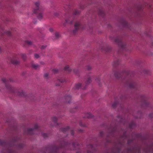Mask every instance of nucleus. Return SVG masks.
<instances>
[{"mask_svg":"<svg viewBox=\"0 0 153 153\" xmlns=\"http://www.w3.org/2000/svg\"><path fill=\"white\" fill-rule=\"evenodd\" d=\"M126 131L122 129L120 133L122 134L120 136V137L115 138V140L114 143V147L110 150L107 151L106 153H123L121 152L120 148L124 146V143L125 140L127 139L128 137L126 135ZM140 147L137 144H135L131 147L128 148L126 150L124 151L125 153H140Z\"/></svg>","mask_w":153,"mask_h":153,"instance_id":"f257e3e1","label":"nucleus"},{"mask_svg":"<svg viewBox=\"0 0 153 153\" xmlns=\"http://www.w3.org/2000/svg\"><path fill=\"white\" fill-rule=\"evenodd\" d=\"M19 136H17L11 141L6 142L4 140H0V145L3 146L1 151L2 153H16L14 148H16L19 149L23 148L25 146L24 143H20L17 146L18 142L20 140Z\"/></svg>","mask_w":153,"mask_h":153,"instance_id":"f03ea898","label":"nucleus"},{"mask_svg":"<svg viewBox=\"0 0 153 153\" xmlns=\"http://www.w3.org/2000/svg\"><path fill=\"white\" fill-rule=\"evenodd\" d=\"M70 145L74 148L73 150H77L79 148V145L77 142H74L72 144H70L67 142L62 141L61 142L60 146H57L55 144L51 145L46 146L45 148V150L46 151L49 152V153H59V149L65 146ZM62 153H65L63 152Z\"/></svg>","mask_w":153,"mask_h":153,"instance_id":"7ed1b4c3","label":"nucleus"},{"mask_svg":"<svg viewBox=\"0 0 153 153\" xmlns=\"http://www.w3.org/2000/svg\"><path fill=\"white\" fill-rule=\"evenodd\" d=\"M114 75L115 77L117 79L120 77H123L124 78L126 77L125 85L131 89H133L135 88L136 85V83L134 81L130 78L131 76L130 71H124L121 73L116 72Z\"/></svg>","mask_w":153,"mask_h":153,"instance_id":"20e7f679","label":"nucleus"},{"mask_svg":"<svg viewBox=\"0 0 153 153\" xmlns=\"http://www.w3.org/2000/svg\"><path fill=\"white\" fill-rule=\"evenodd\" d=\"M117 118V119L116 120H115L114 122H112L110 128L108 130V134L105 138L106 140V142L105 143V146H107V143L110 142V139H111V137H113L115 135V131L116 129V124L118 123H123V125H124L125 124L124 120L120 115H118Z\"/></svg>","mask_w":153,"mask_h":153,"instance_id":"39448f33","label":"nucleus"},{"mask_svg":"<svg viewBox=\"0 0 153 153\" xmlns=\"http://www.w3.org/2000/svg\"><path fill=\"white\" fill-rule=\"evenodd\" d=\"M13 91H10L9 92L13 93L15 95H16L19 97H23L26 98H29L31 100H35L36 98L33 95H27L26 93L23 91L19 90L13 87Z\"/></svg>","mask_w":153,"mask_h":153,"instance_id":"423d86ee","label":"nucleus"},{"mask_svg":"<svg viewBox=\"0 0 153 153\" xmlns=\"http://www.w3.org/2000/svg\"><path fill=\"white\" fill-rule=\"evenodd\" d=\"M142 149L145 152H153V143L146 144L144 147H142Z\"/></svg>","mask_w":153,"mask_h":153,"instance_id":"0eeeda50","label":"nucleus"},{"mask_svg":"<svg viewBox=\"0 0 153 153\" xmlns=\"http://www.w3.org/2000/svg\"><path fill=\"white\" fill-rule=\"evenodd\" d=\"M1 80L5 83V86L8 91H11L13 92V87L11 85L9 84V81L6 80L5 78H2Z\"/></svg>","mask_w":153,"mask_h":153,"instance_id":"6e6552de","label":"nucleus"},{"mask_svg":"<svg viewBox=\"0 0 153 153\" xmlns=\"http://www.w3.org/2000/svg\"><path fill=\"white\" fill-rule=\"evenodd\" d=\"M114 42L121 48L123 49L125 47V44L122 41L120 37H119L115 38Z\"/></svg>","mask_w":153,"mask_h":153,"instance_id":"1a4fd4ad","label":"nucleus"},{"mask_svg":"<svg viewBox=\"0 0 153 153\" xmlns=\"http://www.w3.org/2000/svg\"><path fill=\"white\" fill-rule=\"evenodd\" d=\"M38 128V125L37 124H36L35 125L34 128H29L25 130V134L32 135L34 133L35 130Z\"/></svg>","mask_w":153,"mask_h":153,"instance_id":"9d476101","label":"nucleus"},{"mask_svg":"<svg viewBox=\"0 0 153 153\" xmlns=\"http://www.w3.org/2000/svg\"><path fill=\"white\" fill-rule=\"evenodd\" d=\"M35 4L36 6V8L34 10L33 13L35 14L39 12H41L43 10L42 6L40 5L39 2H36Z\"/></svg>","mask_w":153,"mask_h":153,"instance_id":"9b49d317","label":"nucleus"},{"mask_svg":"<svg viewBox=\"0 0 153 153\" xmlns=\"http://www.w3.org/2000/svg\"><path fill=\"white\" fill-rule=\"evenodd\" d=\"M80 26V23L79 22H76L74 25V29L73 30L72 33L74 34H75L76 33L78 30Z\"/></svg>","mask_w":153,"mask_h":153,"instance_id":"f8f14e48","label":"nucleus"},{"mask_svg":"<svg viewBox=\"0 0 153 153\" xmlns=\"http://www.w3.org/2000/svg\"><path fill=\"white\" fill-rule=\"evenodd\" d=\"M132 115L136 119L141 118L143 115V113L141 111H138L137 112H134L132 114Z\"/></svg>","mask_w":153,"mask_h":153,"instance_id":"ddd939ff","label":"nucleus"},{"mask_svg":"<svg viewBox=\"0 0 153 153\" xmlns=\"http://www.w3.org/2000/svg\"><path fill=\"white\" fill-rule=\"evenodd\" d=\"M142 99H143L142 104V107L143 108L147 107L149 105V103L146 100H145V97L144 95L141 96Z\"/></svg>","mask_w":153,"mask_h":153,"instance_id":"4468645a","label":"nucleus"},{"mask_svg":"<svg viewBox=\"0 0 153 153\" xmlns=\"http://www.w3.org/2000/svg\"><path fill=\"white\" fill-rule=\"evenodd\" d=\"M88 147L90 149V150H88L87 153H95L96 149L94 148L93 145L90 144L88 146Z\"/></svg>","mask_w":153,"mask_h":153,"instance_id":"2eb2a0df","label":"nucleus"},{"mask_svg":"<svg viewBox=\"0 0 153 153\" xmlns=\"http://www.w3.org/2000/svg\"><path fill=\"white\" fill-rule=\"evenodd\" d=\"M121 23L124 27L128 28L130 30H131V26L129 25L125 20H122L121 22Z\"/></svg>","mask_w":153,"mask_h":153,"instance_id":"dca6fc26","label":"nucleus"},{"mask_svg":"<svg viewBox=\"0 0 153 153\" xmlns=\"http://www.w3.org/2000/svg\"><path fill=\"white\" fill-rule=\"evenodd\" d=\"M0 29H1V33L2 34H6L8 36H11V34L10 32L9 31H6L4 30L3 27L0 26Z\"/></svg>","mask_w":153,"mask_h":153,"instance_id":"f3484780","label":"nucleus"},{"mask_svg":"<svg viewBox=\"0 0 153 153\" xmlns=\"http://www.w3.org/2000/svg\"><path fill=\"white\" fill-rule=\"evenodd\" d=\"M63 100V102L70 103L71 100V97L69 95L65 97Z\"/></svg>","mask_w":153,"mask_h":153,"instance_id":"a211bd4d","label":"nucleus"},{"mask_svg":"<svg viewBox=\"0 0 153 153\" xmlns=\"http://www.w3.org/2000/svg\"><path fill=\"white\" fill-rule=\"evenodd\" d=\"M100 48L101 49H102L107 53L110 52L111 51V48L109 46H107L106 48H103L102 46H101Z\"/></svg>","mask_w":153,"mask_h":153,"instance_id":"6ab92c4d","label":"nucleus"},{"mask_svg":"<svg viewBox=\"0 0 153 153\" xmlns=\"http://www.w3.org/2000/svg\"><path fill=\"white\" fill-rule=\"evenodd\" d=\"M98 14L100 16L102 17H103L105 15L103 10L102 8L99 9L98 10Z\"/></svg>","mask_w":153,"mask_h":153,"instance_id":"aec40b11","label":"nucleus"},{"mask_svg":"<svg viewBox=\"0 0 153 153\" xmlns=\"http://www.w3.org/2000/svg\"><path fill=\"white\" fill-rule=\"evenodd\" d=\"M10 62L12 64H13V65H18L20 63V62L19 61L16 60L14 59H10Z\"/></svg>","mask_w":153,"mask_h":153,"instance_id":"412c9836","label":"nucleus"},{"mask_svg":"<svg viewBox=\"0 0 153 153\" xmlns=\"http://www.w3.org/2000/svg\"><path fill=\"white\" fill-rule=\"evenodd\" d=\"M119 104V102H118L116 99H115V101L112 105V107L114 108H116L117 105Z\"/></svg>","mask_w":153,"mask_h":153,"instance_id":"4be33fe9","label":"nucleus"},{"mask_svg":"<svg viewBox=\"0 0 153 153\" xmlns=\"http://www.w3.org/2000/svg\"><path fill=\"white\" fill-rule=\"evenodd\" d=\"M65 21L66 23H68L70 25H72L73 24L74 21L73 20H71L70 18H69L68 19H66L65 20Z\"/></svg>","mask_w":153,"mask_h":153,"instance_id":"5701e85b","label":"nucleus"},{"mask_svg":"<svg viewBox=\"0 0 153 153\" xmlns=\"http://www.w3.org/2000/svg\"><path fill=\"white\" fill-rule=\"evenodd\" d=\"M92 82L91 79V77H88L85 81V83L86 85H88L91 83Z\"/></svg>","mask_w":153,"mask_h":153,"instance_id":"b1692460","label":"nucleus"},{"mask_svg":"<svg viewBox=\"0 0 153 153\" xmlns=\"http://www.w3.org/2000/svg\"><path fill=\"white\" fill-rule=\"evenodd\" d=\"M69 126H67L66 128H62L60 129L61 131L63 133H65L69 129Z\"/></svg>","mask_w":153,"mask_h":153,"instance_id":"393cba45","label":"nucleus"},{"mask_svg":"<svg viewBox=\"0 0 153 153\" xmlns=\"http://www.w3.org/2000/svg\"><path fill=\"white\" fill-rule=\"evenodd\" d=\"M135 123L133 121H132L131 123L129 125V128H133L135 127Z\"/></svg>","mask_w":153,"mask_h":153,"instance_id":"a878e982","label":"nucleus"},{"mask_svg":"<svg viewBox=\"0 0 153 153\" xmlns=\"http://www.w3.org/2000/svg\"><path fill=\"white\" fill-rule=\"evenodd\" d=\"M73 71L74 73L76 75L78 76H79V71L78 69H74Z\"/></svg>","mask_w":153,"mask_h":153,"instance_id":"bb28decb","label":"nucleus"},{"mask_svg":"<svg viewBox=\"0 0 153 153\" xmlns=\"http://www.w3.org/2000/svg\"><path fill=\"white\" fill-rule=\"evenodd\" d=\"M94 116L91 113H88L85 115V117L88 118H92Z\"/></svg>","mask_w":153,"mask_h":153,"instance_id":"cd10ccee","label":"nucleus"},{"mask_svg":"<svg viewBox=\"0 0 153 153\" xmlns=\"http://www.w3.org/2000/svg\"><path fill=\"white\" fill-rule=\"evenodd\" d=\"M80 13V12L77 10H74L73 12V14L74 15H79Z\"/></svg>","mask_w":153,"mask_h":153,"instance_id":"c85d7f7f","label":"nucleus"},{"mask_svg":"<svg viewBox=\"0 0 153 153\" xmlns=\"http://www.w3.org/2000/svg\"><path fill=\"white\" fill-rule=\"evenodd\" d=\"M119 65V60L116 59L114 60L113 63V66L115 67Z\"/></svg>","mask_w":153,"mask_h":153,"instance_id":"c756f323","label":"nucleus"},{"mask_svg":"<svg viewBox=\"0 0 153 153\" xmlns=\"http://www.w3.org/2000/svg\"><path fill=\"white\" fill-rule=\"evenodd\" d=\"M52 120L54 123H56V126H58L59 125V123H56L57 120V118L56 117H55L53 118Z\"/></svg>","mask_w":153,"mask_h":153,"instance_id":"7c9ffc66","label":"nucleus"},{"mask_svg":"<svg viewBox=\"0 0 153 153\" xmlns=\"http://www.w3.org/2000/svg\"><path fill=\"white\" fill-rule=\"evenodd\" d=\"M43 15L42 13H39L38 15L37 16V18L41 20L42 19Z\"/></svg>","mask_w":153,"mask_h":153,"instance_id":"2f4dec72","label":"nucleus"},{"mask_svg":"<svg viewBox=\"0 0 153 153\" xmlns=\"http://www.w3.org/2000/svg\"><path fill=\"white\" fill-rule=\"evenodd\" d=\"M133 139H128L127 140V144L128 145H131L133 142Z\"/></svg>","mask_w":153,"mask_h":153,"instance_id":"473e14b6","label":"nucleus"},{"mask_svg":"<svg viewBox=\"0 0 153 153\" xmlns=\"http://www.w3.org/2000/svg\"><path fill=\"white\" fill-rule=\"evenodd\" d=\"M64 70L65 71H67L68 72H70L71 70L68 67L65 66L64 68Z\"/></svg>","mask_w":153,"mask_h":153,"instance_id":"72a5a7b5","label":"nucleus"},{"mask_svg":"<svg viewBox=\"0 0 153 153\" xmlns=\"http://www.w3.org/2000/svg\"><path fill=\"white\" fill-rule=\"evenodd\" d=\"M42 137L45 139H46L48 137V134L45 133H42Z\"/></svg>","mask_w":153,"mask_h":153,"instance_id":"f704fd0d","label":"nucleus"},{"mask_svg":"<svg viewBox=\"0 0 153 153\" xmlns=\"http://www.w3.org/2000/svg\"><path fill=\"white\" fill-rule=\"evenodd\" d=\"M21 56L23 60L24 61H25L26 59L27 56L25 54H22Z\"/></svg>","mask_w":153,"mask_h":153,"instance_id":"c9c22d12","label":"nucleus"},{"mask_svg":"<svg viewBox=\"0 0 153 153\" xmlns=\"http://www.w3.org/2000/svg\"><path fill=\"white\" fill-rule=\"evenodd\" d=\"M136 136L137 137H138V138H140L141 139H144V137H143L142 136V135L141 134H136Z\"/></svg>","mask_w":153,"mask_h":153,"instance_id":"e433bc0d","label":"nucleus"},{"mask_svg":"<svg viewBox=\"0 0 153 153\" xmlns=\"http://www.w3.org/2000/svg\"><path fill=\"white\" fill-rule=\"evenodd\" d=\"M105 134V133L103 131H101L99 133V136L101 138H103V136Z\"/></svg>","mask_w":153,"mask_h":153,"instance_id":"4c0bfd02","label":"nucleus"},{"mask_svg":"<svg viewBox=\"0 0 153 153\" xmlns=\"http://www.w3.org/2000/svg\"><path fill=\"white\" fill-rule=\"evenodd\" d=\"M81 84L80 83L76 84L75 85L76 88L77 89H79L81 87Z\"/></svg>","mask_w":153,"mask_h":153,"instance_id":"58836bf2","label":"nucleus"},{"mask_svg":"<svg viewBox=\"0 0 153 153\" xmlns=\"http://www.w3.org/2000/svg\"><path fill=\"white\" fill-rule=\"evenodd\" d=\"M32 66L35 69H36L37 68L40 67V66L39 65H35L34 64H32Z\"/></svg>","mask_w":153,"mask_h":153,"instance_id":"ea45409f","label":"nucleus"},{"mask_svg":"<svg viewBox=\"0 0 153 153\" xmlns=\"http://www.w3.org/2000/svg\"><path fill=\"white\" fill-rule=\"evenodd\" d=\"M55 37L56 39H58L60 37V35L58 33L56 32L55 33Z\"/></svg>","mask_w":153,"mask_h":153,"instance_id":"a19ab883","label":"nucleus"},{"mask_svg":"<svg viewBox=\"0 0 153 153\" xmlns=\"http://www.w3.org/2000/svg\"><path fill=\"white\" fill-rule=\"evenodd\" d=\"M89 29H88V30H89V31L91 33L92 32V27L90 25H89Z\"/></svg>","mask_w":153,"mask_h":153,"instance_id":"79ce46f5","label":"nucleus"},{"mask_svg":"<svg viewBox=\"0 0 153 153\" xmlns=\"http://www.w3.org/2000/svg\"><path fill=\"white\" fill-rule=\"evenodd\" d=\"M57 80L59 82H60L61 83H63V82H65V79H57Z\"/></svg>","mask_w":153,"mask_h":153,"instance_id":"37998d69","label":"nucleus"},{"mask_svg":"<svg viewBox=\"0 0 153 153\" xmlns=\"http://www.w3.org/2000/svg\"><path fill=\"white\" fill-rule=\"evenodd\" d=\"M25 42L29 45H30L32 44V42L31 41H26Z\"/></svg>","mask_w":153,"mask_h":153,"instance_id":"c03bdc74","label":"nucleus"},{"mask_svg":"<svg viewBox=\"0 0 153 153\" xmlns=\"http://www.w3.org/2000/svg\"><path fill=\"white\" fill-rule=\"evenodd\" d=\"M142 71L143 73L145 74H147L149 72L148 71L146 70L145 69H143Z\"/></svg>","mask_w":153,"mask_h":153,"instance_id":"a18cd8bd","label":"nucleus"},{"mask_svg":"<svg viewBox=\"0 0 153 153\" xmlns=\"http://www.w3.org/2000/svg\"><path fill=\"white\" fill-rule=\"evenodd\" d=\"M149 119H152L153 117V113L149 114Z\"/></svg>","mask_w":153,"mask_h":153,"instance_id":"49530a36","label":"nucleus"},{"mask_svg":"<svg viewBox=\"0 0 153 153\" xmlns=\"http://www.w3.org/2000/svg\"><path fill=\"white\" fill-rule=\"evenodd\" d=\"M48 75L49 74L48 73H46L44 74V76L45 78L47 79L48 78Z\"/></svg>","mask_w":153,"mask_h":153,"instance_id":"de8ad7c7","label":"nucleus"},{"mask_svg":"<svg viewBox=\"0 0 153 153\" xmlns=\"http://www.w3.org/2000/svg\"><path fill=\"white\" fill-rule=\"evenodd\" d=\"M141 63V62L140 61H137L135 62V64L136 65H139Z\"/></svg>","mask_w":153,"mask_h":153,"instance_id":"09e8293b","label":"nucleus"},{"mask_svg":"<svg viewBox=\"0 0 153 153\" xmlns=\"http://www.w3.org/2000/svg\"><path fill=\"white\" fill-rule=\"evenodd\" d=\"M120 99L122 100H123L124 99L127 98L125 96H122L121 97H120Z\"/></svg>","mask_w":153,"mask_h":153,"instance_id":"8fccbe9b","label":"nucleus"},{"mask_svg":"<svg viewBox=\"0 0 153 153\" xmlns=\"http://www.w3.org/2000/svg\"><path fill=\"white\" fill-rule=\"evenodd\" d=\"M47 45H42L41 48V50H43L45 49L47 47Z\"/></svg>","mask_w":153,"mask_h":153,"instance_id":"3c124183","label":"nucleus"},{"mask_svg":"<svg viewBox=\"0 0 153 153\" xmlns=\"http://www.w3.org/2000/svg\"><path fill=\"white\" fill-rule=\"evenodd\" d=\"M53 71L54 73L57 74L58 71V70L56 69H53Z\"/></svg>","mask_w":153,"mask_h":153,"instance_id":"603ef678","label":"nucleus"},{"mask_svg":"<svg viewBox=\"0 0 153 153\" xmlns=\"http://www.w3.org/2000/svg\"><path fill=\"white\" fill-rule=\"evenodd\" d=\"M8 80L9 81V84H10V82H14L13 80L11 78H9Z\"/></svg>","mask_w":153,"mask_h":153,"instance_id":"864d4df0","label":"nucleus"},{"mask_svg":"<svg viewBox=\"0 0 153 153\" xmlns=\"http://www.w3.org/2000/svg\"><path fill=\"white\" fill-rule=\"evenodd\" d=\"M34 56L36 58H39L40 57L39 55L37 53H36L35 54Z\"/></svg>","mask_w":153,"mask_h":153,"instance_id":"5fc2aeb1","label":"nucleus"},{"mask_svg":"<svg viewBox=\"0 0 153 153\" xmlns=\"http://www.w3.org/2000/svg\"><path fill=\"white\" fill-rule=\"evenodd\" d=\"M79 125L81 126L85 127V125L84 124H83L82 122H80L79 123Z\"/></svg>","mask_w":153,"mask_h":153,"instance_id":"6e6d98bb","label":"nucleus"},{"mask_svg":"<svg viewBox=\"0 0 153 153\" xmlns=\"http://www.w3.org/2000/svg\"><path fill=\"white\" fill-rule=\"evenodd\" d=\"M87 68L88 71H90L91 69V66L88 65L87 66Z\"/></svg>","mask_w":153,"mask_h":153,"instance_id":"4d7b16f0","label":"nucleus"},{"mask_svg":"<svg viewBox=\"0 0 153 153\" xmlns=\"http://www.w3.org/2000/svg\"><path fill=\"white\" fill-rule=\"evenodd\" d=\"M95 80L98 82H100V79L99 78H96Z\"/></svg>","mask_w":153,"mask_h":153,"instance_id":"13d9d810","label":"nucleus"},{"mask_svg":"<svg viewBox=\"0 0 153 153\" xmlns=\"http://www.w3.org/2000/svg\"><path fill=\"white\" fill-rule=\"evenodd\" d=\"M54 14L56 16H58L59 15V13L56 12L54 13Z\"/></svg>","mask_w":153,"mask_h":153,"instance_id":"bf43d9fd","label":"nucleus"},{"mask_svg":"<svg viewBox=\"0 0 153 153\" xmlns=\"http://www.w3.org/2000/svg\"><path fill=\"white\" fill-rule=\"evenodd\" d=\"M144 34L146 36H149V35L147 32L146 31L145 32H144Z\"/></svg>","mask_w":153,"mask_h":153,"instance_id":"052dcab7","label":"nucleus"},{"mask_svg":"<svg viewBox=\"0 0 153 153\" xmlns=\"http://www.w3.org/2000/svg\"><path fill=\"white\" fill-rule=\"evenodd\" d=\"M71 135L72 136H73L74 135V131L73 130L71 131Z\"/></svg>","mask_w":153,"mask_h":153,"instance_id":"680f3d73","label":"nucleus"},{"mask_svg":"<svg viewBox=\"0 0 153 153\" xmlns=\"http://www.w3.org/2000/svg\"><path fill=\"white\" fill-rule=\"evenodd\" d=\"M83 130L82 129H80L79 130V132L80 133L83 132Z\"/></svg>","mask_w":153,"mask_h":153,"instance_id":"e2e57ef3","label":"nucleus"},{"mask_svg":"<svg viewBox=\"0 0 153 153\" xmlns=\"http://www.w3.org/2000/svg\"><path fill=\"white\" fill-rule=\"evenodd\" d=\"M50 31L51 32H52L54 31V30L53 28H51L50 29Z\"/></svg>","mask_w":153,"mask_h":153,"instance_id":"0e129e2a","label":"nucleus"},{"mask_svg":"<svg viewBox=\"0 0 153 153\" xmlns=\"http://www.w3.org/2000/svg\"><path fill=\"white\" fill-rule=\"evenodd\" d=\"M79 8L81 9H83V8H84V7H83L81 5H80V6H79Z\"/></svg>","mask_w":153,"mask_h":153,"instance_id":"69168bd1","label":"nucleus"},{"mask_svg":"<svg viewBox=\"0 0 153 153\" xmlns=\"http://www.w3.org/2000/svg\"><path fill=\"white\" fill-rule=\"evenodd\" d=\"M138 9L139 11H141L142 8L141 7H138Z\"/></svg>","mask_w":153,"mask_h":153,"instance_id":"338daca9","label":"nucleus"},{"mask_svg":"<svg viewBox=\"0 0 153 153\" xmlns=\"http://www.w3.org/2000/svg\"><path fill=\"white\" fill-rule=\"evenodd\" d=\"M56 86H60L61 84H56L55 85Z\"/></svg>","mask_w":153,"mask_h":153,"instance_id":"774afa93","label":"nucleus"}]
</instances>
